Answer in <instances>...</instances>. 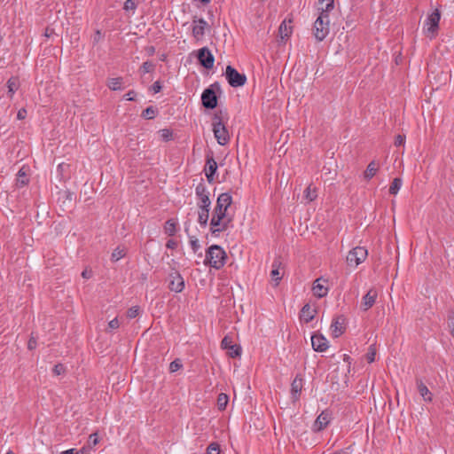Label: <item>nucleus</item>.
<instances>
[{
    "label": "nucleus",
    "mask_w": 454,
    "mask_h": 454,
    "mask_svg": "<svg viewBox=\"0 0 454 454\" xmlns=\"http://www.w3.org/2000/svg\"><path fill=\"white\" fill-rule=\"evenodd\" d=\"M229 397L226 394L221 393L217 396V406L219 410H224L228 403Z\"/></svg>",
    "instance_id": "obj_34"
},
{
    "label": "nucleus",
    "mask_w": 454,
    "mask_h": 454,
    "mask_svg": "<svg viewBox=\"0 0 454 454\" xmlns=\"http://www.w3.org/2000/svg\"><path fill=\"white\" fill-rule=\"evenodd\" d=\"M28 183V179L27 177V171L25 168H21L18 172L17 177V184L20 186H24Z\"/></svg>",
    "instance_id": "obj_32"
},
{
    "label": "nucleus",
    "mask_w": 454,
    "mask_h": 454,
    "mask_svg": "<svg viewBox=\"0 0 454 454\" xmlns=\"http://www.w3.org/2000/svg\"><path fill=\"white\" fill-rule=\"evenodd\" d=\"M304 197L308 201H313L317 198V192L311 186H308L304 191Z\"/></svg>",
    "instance_id": "obj_35"
},
{
    "label": "nucleus",
    "mask_w": 454,
    "mask_h": 454,
    "mask_svg": "<svg viewBox=\"0 0 454 454\" xmlns=\"http://www.w3.org/2000/svg\"><path fill=\"white\" fill-rule=\"evenodd\" d=\"M214 87L219 88L218 83L210 85L201 94L202 106L207 109H214L217 106V97Z\"/></svg>",
    "instance_id": "obj_6"
},
{
    "label": "nucleus",
    "mask_w": 454,
    "mask_h": 454,
    "mask_svg": "<svg viewBox=\"0 0 454 454\" xmlns=\"http://www.w3.org/2000/svg\"><path fill=\"white\" fill-rule=\"evenodd\" d=\"M200 1L201 3H203V4H207V3H209V2H210V0H200Z\"/></svg>",
    "instance_id": "obj_61"
},
{
    "label": "nucleus",
    "mask_w": 454,
    "mask_h": 454,
    "mask_svg": "<svg viewBox=\"0 0 454 454\" xmlns=\"http://www.w3.org/2000/svg\"><path fill=\"white\" fill-rule=\"evenodd\" d=\"M176 242L172 240V239H169L168 242H167V247L168 248H175L176 247Z\"/></svg>",
    "instance_id": "obj_55"
},
{
    "label": "nucleus",
    "mask_w": 454,
    "mask_h": 454,
    "mask_svg": "<svg viewBox=\"0 0 454 454\" xmlns=\"http://www.w3.org/2000/svg\"><path fill=\"white\" fill-rule=\"evenodd\" d=\"M98 442V438L97 434H90L88 439V448H91V447L97 445Z\"/></svg>",
    "instance_id": "obj_42"
},
{
    "label": "nucleus",
    "mask_w": 454,
    "mask_h": 454,
    "mask_svg": "<svg viewBox=\"0 0 454 454\" xmlns=\"http://www.w3.org/2000/svg\"><path fill=\"white\" fill-rule=\"evenodd\" d=\"M311 345L317 352H325L329 348L327 339L324 335L317 333L311 336Z\"/></svg>",
    "instance_id": "obj_16"
},
{
    "label": "nucleus",
    "mask_w": 454,
    "mask_h": 454,
    "mask_svg": "<svg viewBox=\"0 0 454 454\" xmlns=\"http://www.w3.org/2000/svg\"><path fill=\"white\" fill-rule=\"evenodd\" d=\"M375 350L372 347H370V350L366 354V359L368 363H372L375 360Z\"/></svg>",
    "instance_id": "obj_48"
},
{
    "label": "nucleus",
    "mask_w": 454,
    "mask_h": 454,
    "mask_svg": "<svg viewBox=\"0 0 454 454\" xmlns=\"http://www.w3.org/2000/svg\"><path fill=\"white\" fill-rule=\"evenodd\" d=\"M322 278H317L314 281L312 291L315 296L323 298L327 295L328 288L321 284Z\"/></svg>",
    "instance_id": "obj_23"
},
{
    "label": "nucleus",
    "mask_w": 454,
    "mask_h": 454,
    "mask_svg": "<svg viewBox=\"0 0 454 454\" xmlns=\"http://www.w3.org/2000/svg\"><path fill=\"white\" fill-rule=\"evenodd\" d=\"M440 19L441 13L438 9L427 16L424 22V31L427 36L433 37L437 33Z\"/></svg>",
    "instance_id": "obj_4"
},
{
    "label": "nucleus",
    "mask_w": 454,
    "mask_h": 454,
    "mask_svg": "<svg viewBox=\"0 0 454 454\" xmlns=\"http://www.w3.org/2000/svg\"><path fill=\"white\" fill-rule=\"evenodd\" d=\"M317 19H321L323 21H325V24L327 22L330 23L329 12H325V11L320 10V13Z\"/></svg>",
    "instance_id": "obj_50"
},
{
    "label": "nucleus",
    "mask_w": 454,
    "mask_h": 454,
    "mask_svg": "<svg viewBox=\"0 0 454 454\" xmlns=\"http://www.w3.org/2000/svg\"><path fill=\"white\" fill-rule=\"evenodd\" d=\"M378 169L379 164L375 160L371 161L364 172V179L367 181L371 180L376 175Z\"/></svg>",
    "instance_id": "obj_26"
},
{
    "label": "nucleus",
    "mask_w": 454,
    "mask_h": 454,
    "mask_svg": "<svg viewBox=\"0 0 454 454\" xmlns=\"http://www.w3.org/2000/svg\"><path fill=\"white\" fill-rule=\"evenodd\" d=\"M224 115H227V114L223 111L215 113L212 122L214 136L221 145H225L230 141V135L223 121Z\"/></svg>",
    "instance_id": "obj_1"
},
{
    "label": "nucleus",
    "mask_w": 454,
    "mask_h": 454,
    "mask_svg": "<svg viewBox=\"0 0 454 454\" xmlns=\"http://www.w3.org/2000/svg\"><path fill=\"white\" fill-rule=\"evenodd\" d=\"M157 113L158 109L153 106H150L142 112V117L146 120H152L155 117Z\"/></svg>",
    "instance_id": "obj_30"
},
{
    "label": "nucleus",
    "mask_w": 454,
    "mask_h": 454,
    "mask_svg": "<svg viewBox=\"0 0 454 454\" xmlns=\"http://www.w3.org/2000/svg\"><path fill=\"white\" fill-rule=\"evenodd\" d=\"M135 97H136V92L133 90H130V91L127 92L126 94H124L123 98L130 101V100H134Z\"/></svg>",
    "instance_id": "obj_51"
},
{
    "label": "nucleus",
    "mask_w": 454,
    "mask_h": 454,
    "mask_svg": "<svg viewBox=\"0 0 454 454\" xmlns=\"http://www.w3.org/2000/svg\"><path fill=\"white\" fill-rule=\"evenodd\" d=\"M225 78L231 87L237 88L243 86L247 82V76L244 74L239 73L231 65L226 67Z\"/></svg>",
    "instance_id": "obj_5"
},
{
    "label": "nucleus",
    "mask_w": 454,
    "mask_h": 454,
    "mask_svg": "<svg viewBox=\"0 0 454 454\" xmlns=\"http://www.w3.org/2000/svg\"><path fill=\"white\" fill-rule=\"evenodd\" d=\"M405 142V136L404 135H397L395 138V145L401 146L404 145Z\"/></svg>",
    "instance_id": "obj_46"
},
{
    "label": "nucleus",
    "mask_w": 454,
    "mask_h": 454,
    "mask_svg": "<svg viewBox=\"0 0 454 454\" xmlns=\"http://www.w3.org/2000/svg\"><path fill=\"white\" fill-rule=\"evenodd\" d=\"M197 59L206 69H211L214 67L215 57L207 47H203L197 51Z\"/></svg>",
    "instance_id": "obj_9"
},
{
    "label": "nucleus",
    "mask_w": 454,
    "mask_h": 454,
    "mask_svg": "<svg viewBox=\"0 0 454 454\" xmlns=\"http://www.w3.org/2000/svg\"><path fill=\"white\" fill-rule=\"evenodd\" d=\"M278 31L280 34V37L284 40L289 37V35H291L292 27L290 26H287L286 21H283L279 26Z\"/></svg>",
    "instance_id": "obj_31"
},
{
    "label": "nucleus",
    "mask_w": 454,
    "mask_h": 454,
    "mask_svg": "<svg viewBox=\"0 0 454 454\" xmlns=\"http://www.w3.org/2000/svg\"><path fill=\"white\" fill-rule=\"evenodd\" d=\"M161 88H162V86L160 84V82L157 81L152 85L150 90H151V91H153V93L156 94L161 90Z\"/></svg>",
    "instance_id": "obj_47"
},
{
    "label": "nucleus",
    "mask_w": 454,
    "mask_h": 454,
    "mask_svg": "<svg viewBox=\"0 0 454 454\" xmlns=\"http://www.w3.org/2000/svg\"><path fill=\"white\" fill-rule=\"evenodd\" d=\"M155 65L152 61H145L141 67V70L144 74L151 73L154 70Z\"/></svg>",
    "instance_id": "obj_36"
},
{
    "label": "nucleus",
    "mask_w": 454,
    "mask_h": 454,
    "mask_svg": "<svg viewBox=\"0 0 454 454\" xmlns=\"http://www.w3.org/2000/svg\"><path fill=\"white\" fill-rule=\"evenodd\" d=\"M281 262L279 259H275L271 264L270 277L275 286H278L282 278L283 273L280 272Z\"/></svg>",
    "instance_id": "obj_21"
},
{
    "label": "nucleus",
    "mask_w": 454,
    "mask_h": 454,
    "mask_svg": "<svg viewBox=\"0 0 454 454\" xmlns=\"http://www.w3.org/2000/svg\"><path fill=\"white\" fill-rule=\"evenodd\" d=\"M210 207H199L198 222L202 227L207 225Z\"/></svg>",
    "instance_id": "obj_27"
},
{
    "label": "nucleus",
    "mask_w": 454,
    "mask_h": 454,
    "mask_svg": "<svg viewBox=\"0 0 454 454\" xmlns=\"http://www.w3.org/2000/svg\"><path fill=\"white\" fill-rule=\"evenodd\" d=\"M344 323H345V317L343 316H339V317L333 318V320L331 324V326H330L332 335L333 338H338L344 333V330H345Z\"/></svg>",
    "instance_id": "obj_19"
},
{
    "label": "nucleus",
    "mask_w": 454,
    "mask_h": 454,
    "mask_svg": "<svg viewBox=\"0 0 454 454\" xmlns=\"http://www.w3.org/2000/svg\"><path fill=\"white\" fill-rule=\"evenodd\" d=\"M49 35H50V32H47V31H46L45 35H46V36H49Z\"/></svg>",
    "instance_id": "obj_63"
},
{
    "label": "nucleus",
    "mask_w": 454,
    "mask_h": 454,
    "mask_svg": "<svg viewBox=\"0 0 454 454\" xmlns=\"http://www.w3.org/2000/svg\"><path fill=\"white\" fill-rule=\"evenodd\" d=\"M231 221L232 217L229 215H222L213 213L210 221V231L212 235L218 236L219 232L226 231Z\"/></svg>",
    "instance_id": "obj_3"
},
{
    "label": "nucleus",
    "mask_w": 454,
    "mask_h": 454,
    "mask_svg": "<svg viewBox=\"0 0 454 454\" xmlns=\"http://www.w3.org/2000/svg\"><path fill=\"white\" fill-rule=\"evenodd\" d=\"M7 95L10 98H13L14 93L18 90L20 87V82L18 77H12L7 81Z\"/></svg>",
    "instance_id": "obj_25"
},
{
    "label": "nucleus",
    "mask_w": 454,
    "mask_h": 454,
    "mask_svg": "<svg viewBox=\"0 0 454 454\" xmlns=\"http://www.w3.org/2000/svg\"><path fill=\"white\" fill-rule=\"evenodd\" d=\"M417 388L420 395L426 402L432 401V393L429 391L427 387L422 382L420 379L416 380Z\"/></svg>",
    "instance_id": "obj_24"
},
{
    "label": "nucleus",
    "mask_w": 454,
    "mask_h": 454,
    "mask_svg": "<svg viewBox=\"0 0 454 454\" xmlns=\"http://www.w3.org/2000/svg\"><path fill=\"white\" fill-rule=\"evenodd\" d=\"M448 325L450 329L451 335L454 338V312H451L449 316Z\"/></svg>",
    "instance_id": "obj_43"
},
{
    "label": "nucleus",
    "mask_w": 454,
    "mask_h": 454,
    "mask_svg": "<svg viewBox=\"0 0 454 454\" xmlns=\"http://www.w3.org/2000/svg\"><path fill=\"white\" fill-rule=\"evenodd\" d=\"M76 452H79V454H89V448L83 447L79 450H76Z\"/></svg>",
    "instance_id": "obj_57"
},
{
    "label": "nucleus",
    "mask_w": 454,
    "mask_h": 454,
    "mask_svg": "<svg viewBox=\"0 0 454 454\" xmlns=\"http://www.w3.org/2000/svg\"><path fill=\"white\" fill-rule=\"evenodd\" d=\"M221 348L227 351L229 356L235 358L241 355V347L237 344H232L231 338L225 336L221 341Z\"/></svg>",
    "instance_id": "obj_12"
},
{
    "label": "nucleus",
    "mask_w": 454,
    "mask_h": 454,
    "mask_svg": "<svg viewBox=\"0 0 454 454\" xmlns=\"http://www.w3.org/2000/svg\"><path fill=\"white\" fill-rule=\"evenodd\" d=\"M35 347H36V340H35V338L31 337L28 340L27 348L32 350V349L35 348Z\"/></svg>",
    "instance_id": "obj_54"
},
{
    "label": "nucleus",
    "mask_w": 454,
    "mask_h": 454,
    "mask_svg": "<svg viewBox=\"0 0 454 454\" xmlns=\"http://www.w3.org/2000/svg\"><path fill=\"white\" fill-rule=\"evenodd\" d=\"M108 325L109 327H114V320H111L109 323H108Z\"/></svg>",
    "instance_id": "obj_58"
},
{
    "label": "nucleus",
    "mask_w": 454,
    "mask_h": 454,
    "mask_svg": "<svg viewBox=\"0 0 454 454\" xmlns=\"http://www.w3.org/2000/svg\"><path fill=\"white\" fill-rule=\"evenodd\" d=\"M114 322H115V328H117L119 326L117 317H115Z\"/></svg>",
    "instance_id": "obj_60"
},
{
    "label": "nucleus",
    "mask_w": 454,
    "mask_h": 454,
    "mask_svg": "<svg viewBox=\"0 0 454 454\" xmlns=\"http://www.w3.org/2000/svg\"><path fill=\"white\" fill-rule=\"evenodd\" d=\"M114 84H115V86H117V85L121 84V83L119 82V81H118V79H117V78H115ZM116 89H117V87H115V90H116Z\"/></svg>",
    "instance_id": "obj_59"
},
{
    "label": "nucleus",
    "mask_w": 454,
    "mask_h": 454,
    "mask_svg": "<svg viewBox=\"0 0 454 454\" xmlns=\"http://www.w3.org/2000/svg\"><path fill=\"white\" fill-rule=\"evenodd\" d=\"M190 245H191V247H192L193 253H197L198 250L200 248V242H199L198 239H196L195 237L191 238Z\"/></svg>",
    "instance_id": "obj_40"
},
{
    "label": "nucleus",
    "mask_w": 454,
    "mask_h": 454,
    "mask_svg": "<svg viewBox=\"0 0 454 454\" xmlns=\"http://www.w3.org/2000/svg\"><path fill=\"white\" fill-rule=\"evenodd\" d=\"M303 387V379L301 374H297L291 384V394L294 402L299 399Z\"/></svg>",
    "instance_id": "obj_20"
},
{
    "label": "nucleus",
    "mask_w": 454,
    "mask_h": 454,
    "mask_svg": "<svg viewBox=\"0 0 454 454\" xmlns=\"http://www.w3.org/2000/svg\"><path fill=\"white\" fill-rule=\"evenodd\" d=\"M61 454H79V452H76V450L70 449L65 451H62Z\"/></svg>",
    "instance_id": "obj_56"
},
{
    "label": "nucleus",
    "mask_w": 454,
    "mask_h": 454,
    "mask_svg": "<svg viewBox=\"0 0 454 454\" xmlns=\"http://www.w3.org/2000/svg\"><path fill=\"white\" fill-rule=\"evenodd\" d=\"M195 194L200 199L199 207H210L211 200L209 199V192L206 185L200 183L195 188Z\"/></svg>",
    "instance_id": "obj_11"
},
{
    "label": "nucleus",
    "mask_w": 454,
    "mask_h": 454,
    "mask_svg": "<svg viewBox=\"0 0 454 454\" xmlns=\"http://www.w3.org/2000/svg\"><path fill=\"white\" fill-rule=\"evenodd\" d=\"M331 413L328 411H323L313 424V430L319 432L324 430L331 422Z\"/></svg>",
    "instance_id": "obj_15"
},
{
    "label": "nucleus",
    "mask_w": 454,
    "mask_h": 454,
    "mask_svg": "<svg viewBox=\"0 0 454 454\" xmlns=\"http://www.w3.org/2000/svg\"><path fill=\"white\" fill-rule=\"evenodd\" d=\"M82 277L83 278H86V279H89L92 277V270H88V269H85L82 272Z\"/></svg>",
    "instance_id": "obj_53"
},
{
    "label": "nucleus",
    "mask_w": 454,
    "mask_h": 454,
    "mask_svg": "<svg viewBox=\"0 0 454 454\" xmlns=\"http://www.w3.org/2000/svg\"><path fill=\"white\" fill-rule=\"evenodd\" d=\"M316 312H317L316 309H312L311 306L309 303H307L302 307V309L301 310L300 317L304 322L309 323L311 320H313V318L315 317Z\"/></svg>",
    "instance_id": "obj_22"
},
{
    "label": "nucleus",
    "mask_w": 454,
    "mask_h": 454,
    "mask_svg": "<svg viewBox=\"0 0 454 454\" xmlns=\"http://www.w3.org/2000/svg\"><path fill=\"white\" fill-rule=\"evenodd\" d=\"M27 116V110L25 108H21L18 111L17 118L19 120H24Z\"/></svg>",
    "instance_id": "obj_52"
},
{
    "label": "nucleus",
    "mask_w": 454,
    "mask_h": 454,
    "mask_svg": "<svg viewBox=\"0 0 454 454\" xmlns=\"http://www.w3.org/2000/svg\"><path fill=\"white\" fill-rule=\"evenodd\" d=\"M227 255L225 251L218 245H212L206 253L205 264L219 270L225 264Z\"/></svg>",
    "instance_id": "obj_2"
},
{
    "label": "nucleus",
    "mask_w": 454,
    "mask_h": 454,
    "mask_svg": "<svg viewBox=\"0 0 454 454\" xmlns=\"http://www.w3.org/2000/svg\"><path fill=\"white\" fill-rule=\"evenodd\" d=\"M329 25V22L325 24V21L321 19L316 20L313 26V35L317 41L321 42L328 35L330 31Z\"/></svg>",
    "instance_id": "obj_10"
},
{
    "label": "nucleus",
    "mask_w": 454,
    "mask_h": 454,
    "mask_svg": "<svg viewBox=\"0 0 454 454\" xmlns=\"http://www.w3.org/2000/svg\"><path fill=\"white\" fill-rule=\"evenodd\" d=\"M64 372H65V367H64V365H63V364H56V365L54 366V368H53V373H54L55 375H57V376H59V375H60V374L64 373Z\"/></svg>",
    "instance_id": "obj_45"
},
{
    "label": "nucleus",
    "mask_w": 454,
    "mask_h": 454,
    "mask_svg": "<svg viewBox=\"0 0 454 454\" xmlns=\"http://www.w3.org/2000/svg\"><path fill=\"white\" fill-rule=\"evenodd\" d=\"M402 184H403V181L401 178H399V177L395 178L389 187V193L395 195L399 192Z\"/></svg>",
    "instance_id": "obj_33"
},
{
    "label": "nucleus",
    "mask_w": 454,
    "mask_h": 454,
    "mask_svg": "<svg viewBox=\"0 0 454 454\" xmlns=\"http://www.w3.org/2000/svg\"><path fill=\"white\" fill-rule=\"evenodd\" d=\"M124 9L126 11H129V10H135L136 9V4L134 2V0H127L125 3H124Z\"/></svg>",
    "instance_id": "obj_49"
},
{
    "label": "nucleus",
    "mask_w": 454,
    "mask_h": 454,
    "mask_svg": "<svg viewBox=\"0 0 454 454\" xmlns=\"http://www.w3.org/2000/svg\"><path fill=\"white\" fill-rule=\"evenodd\" d=\"M127 254V249L122 247H118L115 248V261L120 260L121 258H123Z\"/></svg>",
    "instance_id": "obj_39"
},
{
    "label": "nucleus",
    "mask_w": 454,
    "mask_h": 454,
    "mask_svg": "<svg viewBox=\"0 0 454 454\" xmlns=\"http://www.w3.org/2000/svg\"><path fill=\"white\" fill-rule=\"evenodd\" d=\"M182 367V364L178 359L172 361L169 364V371L175 372Z\"/></svg>",
    "instance_id": "obj_41"
},
{
    "label": "nucleus",
    "mask_w": 454,
    "mask_h": 454,
    "mask_svg": "<svg viewBox=\"0 0 454 454\" xmlns=\"http://www.w3.org/2000/svg\"><path fill=\"white\" fill-rule=\"evenodd\" d=\"M207 27V22L204 19H197V17H194L192 20V35L194 38L200 40L203 37Z\"/></svg>",
    "instance_id": "obj_17"
},
{
    "label": "nucleus",
    "mask_w": 454,
    "mask_h": 454,
    "mask_svg": "<svg viewBox=\"0 0 454 454\" xmlns=\"http://www.w3.org/2000/svg\"><path fill=\"white\" fill-rule=\"evenodd\" d=\"M49 35H50V32H47V31H46L45 35H46V36H49Z\"/></svg>",
    "instance_id": "obj_62"
},
{
    "label": "nucleus",
    "mask_w": 454,
    "mask_h": 454,
    "mask_svg": "<svg viewBox=\"0 0 454 454\" xmlns=\"http://www.w3.org/2000/svg\"><path fill=\"white\" fill-rule=\"evenodd\" d=\"M161 137L165 141H168L172 138V132L170 129H163L160 130Z\"/></svg>",
    "instance_id": "obj_44"
},
{
    "label": "nucleus",
    "mask_w": 454,
    "mask_h": 454,
    "mask_svg": "<svg viewBox=\"0 0 454 454\" xmlns=\"http://www.w3.org/2000/svg\"><path fill=\"white\" fill-rule=\"evenodd\" d=\"M377 297H378V291L374 288H371L366 293V294L364 295L362 298L361 309L364 311H367L369 309H371L374 305Z\"/></svg>",
    "instance_id": "obj_18"
},
{
    "label": "nucleus",
    "mask_w": 454,
    "mask_h": 454,
    "mask_svg": "<svg viewBox=\"0 0 454 454\" xmlns=\"http://www.w3.org/2000/svg\"><path fill=\"white\" fill-rule=\"evenodd\" d=\"M217 170V163L213 157V153L210 152L206 155V165L205 174L208 183L212 184L215 180L214 176Z\"/></svg>",
    "instance_id": "obj_13"
},
{
    "label": "nucleus",
    "mask_w": 454,
    "mask_h": 454,
    "mask_svg": "<svg viewBox=\"0 0 454 454\" xmlns=\"http://www.w3.org/2000/svg\"><path fill=\"white\" fill-rule=\"evenodd\" d=\"M6 454H13L12 451H8Z\"/></svg>",
    "instance_id": "obj_64"
},
{
    "label": "nucleus",
    "mask_w": 454,
    "mask_h": 454,
    "mask_svg": "<svg viewBox=\"0 0 454 454\" xmlns=\"http://www.w3.org/2000/svg\"><path fill=\"white\" fill-rule=\"evenodd\" d=\"M231 203L232 198L229 192L221 193L217 198L216 205L213 213L222 215H228L227 210Z\"/></svg>",
    "instance_id": "obj_8"
},
{
    "label": "nucleus",
    "mask_w": 454,
    "mask_h": 454,
    "mask_svg": "<svg viewBox=\"0 0 454 454\" xmlns=\"http://www.w3.org/2000/svg\"><path fill=\"white\" fill-rule=\"evenodd\" d=\"M318 10L325 11V12H330L334 8V0H319Z\"/></svg>",
    "instance_id": "obj_29"
},
{
    "label": "nucleus",
    "mask_w": 454,
    "mask_h": 454,
    "mask_svg": "<svg viewBox=\"0 0 454 454\" xmlns=\"http://www.w3.org/2000/svg\"><path fill=\"white\" fill-rule=\"evenodd\" d=\"M207 454H220V446L216 442H212L207 449Z\"/></svg>",
    "instance_id": "obj_37"
},
{
    "label": "nucleus",
    "mask_w": 454,
    "mask_h": 454,
    "mask_svg": "<svg viewBox=\"0 0 454 454\" xmlns=\"http://www.w3.org/2000/svg\"><path fill=\"white\" fill-rule=\"evenodd\" d=\"M139 314V307L138 306H133L129 308L127 311V317L129 319L135 318Z\"/></svg>",
    "instance_id": "obj_38"
},
{
    "label": "nucleus",
    "mask_w": 454,
    "mask_h": 454,
    "mask_svg": "<svg viewBox=\"0 0 454 454\" xmlns=\"http://www.w3.org/2000/svg\"><path fill=\"white\" fill-rule=\"evenodd\" d=\"M168 287L172 292L181 293L184 288V280L177 271L172 272L168 276Z\"/></svg>",
    "instance_id": "obj_14"
},
{
    "label": "nucleus",
    "mask_w": 454,
    "mask_h": 454,
    "mask_svg": "<svg viewBox=\"0 0 454 454\" xmlns=\"http://www.w3.org/2000/svg\"><path fill=\"white\" fill-rule=\"evenodd\" d=\"M165 233L168 236H174L176 231V223L173 219H169L164 225Z\"/></svg>",
    "instance_id": "obj_28"
},
{
    "label": "nucleus",
    "mask_w": 454,
    "mask_h": 454,
    "mask_svg": "<svg viewBox=\"0 0 454 454\" xmlns=\"http://www.w3.org/2000/svg\"><path fill=\"white\" fill-rule=\"evenodd\" d=\"M367 250L363 247H356L350 250L347 255V263L351 267H356L367 257Z\"/></svg>",
    "instance_id": "obj_7"
}]
</instances>
